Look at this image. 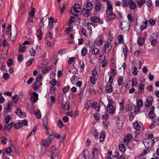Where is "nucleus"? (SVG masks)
<instances>
[{"label": "nucleus", "instance_id": "obj_25", "mask_svg": "<svg viewBox=\"0 0 159 159\" xmlns=\"http://www.w3.org/2000/svg\"><path fill=\"white\" fill-rule=\"evenodd\" d=\"M51 68L49 66H47L43 68L42 70V73L43 74H46L50 70Z\"/></svg>", "mask_w": 159, "mask_h": 159}, {"label": "nucleus", "instance_id": "obj_21", "mask_svg": "<svg viewBox=\"0 0 159 159\" xmlns=\"http://www.w3.org/2000/svg\"><path fill=\"white\" fill-rule=\"evenodd\" d=\"M103 42L102 40L100 39L97 38L95 41V44L99 46H101L103 44Z\"/></svg>", "mask_w": 159, "mask_h": 159}, {"label": "nucleus", "instance_id": "obj_62", "mask_svg": "<svg viewBox=\"0 0 159 159\" xmlns=\"http://www.w3.org/2000/svg\"><path fill=\"white\" fill-rule=\"evenodd\" d=\"M75 60V58L72 57L70 58L68 60V63L69 64H71Z\"/></svg>", "mask_w": 159, "mask_h": 159}, {"label": "nucleus", "instance_id": "obj_59", "mask_svg": "<svg viewBox=\"0 0 159 159\" xmlns=\"http://www.w3.org/2000/svg\"><path fill=\"white\" fill-rule=\"evenodd\" d=\"M92 25L93 26V25L91 23H88V24H87L88 30H90V31H91V32H90L91 34L92 32V29H91Z\"/></svg>", "mask_w": 159, "mask_h": 159}, {"label": "nucleus", "instance_id": "obj_2", "mask_svg": "<svg viewBox=\"0 0 159 159\" xmlns=\"http://www.w3.org/2000/svg\"><path fill=\"white\" fill-rule=\"evenodd\" d=\"M107 9L106 11V13L108 16L109 18L111 20L115 19L116 17V15L112 12V7L110 2L108 1L107 2Z\"/></svg>", "mask_w": 159, "mask_h": 159}, {"label": "nucleus", "instance_id": "obj_44", "mask_svg": "<svg viewBox=\"0 0 159 159\" xmlns=\"http://www.w3.org/2000/svg\"><path fill=\"white\" fill-rule=\"evenodd\" d=\"M42 79V75L41 74H39L38 75L36 79V81L37 82H39Z\"/></svg>", "mask_w": 159, "mask_h": 159}, {"label": "nucleus", "instance_id": "obj_39", "mask_svg": "<svg viewBox=\"0 0 159 159\" xmlns=\"http://www.w3.org/2000/svg\"><path fill=\"white\" fill-rule=\"evenodd\" d=\"M88 50L86 48H83L81 50V54L83 56H85Z\"/></svg>", "mask_w": 159, "mask_h": 159}, {"label": "nucleus", "instance_id": "obj_37", "mask_svg": "<svg viewBox=\"0 0 159 159\" xmlns=\"http://www.w3.org/2000/svg\"><path fill=\"white\" fill-rule=\"evenodd\" d=\"M124 102H125L124 100H123L121 102H120L119 103L120 110L122 111H123L125 108V107L124 106Z\"/></svg>", "mask_w": 159, "mask_h": 159}, {"label": "nucleus", "instance_id": "obj_41", "mask_svg": "<svg viewBox=\"0 0 159 159\" xmlns=\"http://www.w3.org/2000/svg\"><path fill=\"white\" fill-rule=\"evenodd\" d=\"M35 12V9L34 8H32L31 11L29 13V16H31V18H33Z\"/></svg>", "mask_w": 159, "mask_h": 159}, {"label": "nucleus", "instance_id": "obj_18", "mask_svg": "<svg viewBox=\"0 0 159 159\" xmlns=\"http://www.w3.org/2000/svg\"><path fill=\"white\" fill-rule=\"evenodd\" d=\"M42 83H40L39 82H37L36 81L33 84V88L35 90L38 89L40 87Z\"/></svg>", "mask_w": 159, "mask_h": 159}, {"label": "nucleus", "instance_id": "obj_42", "mask_svg": "<svg viewBox=\"0 0 159 159\" xmlns=\"http://www.w3.org/2000/svg\"><path fill=\"white\" fill-rule=\"evenodd\" d=\"M35 115L36 117L39 119L41 117V113L40 111L39 110H37L35 112Z\"/></svg>", "mask_w": 159, "mask_h": 159}, {"label": "nucleus", "instance_id": "obj_55", "mask_svg": "<svg viewBox=\"0 0 159 159\" xmlns=\"http://www.w3.org/2000/svg\"><path fill=\"white\" fill-rule=\"evenodd\" d=\"M16 114L19 116H21L22 115L23 112L20 109H18L16 111Z\"/></svg>", "mask_w": 159, "mask_h": 159}, {"label": "nucleus", "instance_id": "obj_54", "mask_svg": "<svg viewBox=\"0 0 159 159\" xmlns=\"http://www.w3.org/2000/svg\"><path fill=\"white\" fill-rule=\"evenodd\" d=\"M123 36L122 35H120L118 38L117 39L119 41V43H122L124 41H123Z\"/></svg>", "mask_w": 159, "mask_h": 159}, {"label": "nucleus", "instance_id": "obj_63", "mask_svg": "<svg viewBox=\"0 0 159 159\" xmlns=\"http://www.w3.org/2000/svg\"><path fill=\"white\" fill-rule=\"evenodd\" d=\"M57 124L58 126L60 128L62 127L63 126V123L62 120H58L57 122Z\"/></svg>", "mask_w": 159, "mask_h": 159}, {"label": "nucleus", "instance_id": "obj_49", "mask_svg": "<svg viewBox=\"0 0 159 159\" xmlns=\"http://www.w3.org/2000/svg\"><path fill=\"white\" fill-rule=\"evenodd\" d=\"M62 108L66 109V110H69L70 108V105L69 102H66V104H64Z\"/></svg>", "mask_w": 159, "mask_h": 159}, {"label": "nucleus", "instance_id": "obj_26", "mask_svg": "<svg viewBox=\"0 0 159 159\" xmlns=\"http://www.w3.org/2000/svg\"><path fill=\"white\" fill-rule=\"evenodd\" d=\"M145 40L144 38L139 37L138 40V44L139 45H142L144 43Z\"/></svg>", "mask_w": 159, "mask_h": 159}, {"label": "nucleus", "instance_id": "obj_61", "mask_svg": "<svg viewBox=\"0 0 159 159\" xmlns=\"http://www.w3.org/2000/svg\"><path fill=\"white\" fill-rule=\"evenodd\" d=\"M149 116L150 118H154L155 117V115L154 113V111H149Z\"/></svg>", "mask_w": 159, "mask_h": 159}, {"label": "nucleus", "instance_id": "obj_4", "mask_svg": "<svg viewBox=\"0 0 159 159\" xmlns=\"http://www.w3.org/2000/svg\"><path fill=\"white\" fill-rule=\"evenodd\" d=\"M99 149L100 148L99 146H96L93 148L92 153L93 159H98ZM90 159H92V158H91Z\"/></svg>", "mask_w": 159, "mask_h": 159}, {"label": "nucleus", "instance_id": "obj_38", "mask_svg": "<svg viewBox=\"0 0 159 159\" xmlns=\"http://www.w3.org/2000/svg\"><path fill=\"white\" fill-rule=\"evenodd\" d=\"M33 95L34 96V102H35L38 100V94L34 92L33 93Z\"/></svg>", "mask_w": 159, "mask_h": 159}, {"label": "nucleus", "instance_id": "obj_43", "mask_svg": "<svg viewBox=\"0 0 159 159\" xmlns=\"http://www.w3.org/2000/svg\"><path fill=\"white\" fill-rule=\"evenodd\" d=\"M34 61V58H31L28 60L26 63V65L27 66H29L31 65L32 62Z\"/></svg>", "mask_w": 159, "mask_h": 159}, {"label": "nucleus", "instance_id": "obj_35", "mask_svg": "<svg viewBox=\"0 0 159 159\" xmlns=\"http://www.w3.org/2000/svg\"><path fill=\"white\" fill-rule=\"evenodd\" d=\"M38 33L37 36L39 40H41L42 39V33L41 30L40 29L39 30L37 31Z\"/></svg>", "mask_w": 159, "mask_h": 159}, {"label": "nucleus", "instance_id": "obj_52", "mask_svg": "<svg viewBox=\"0 0 159 159\" xmlns=\"http://www.w3.org/2000/svg\"><path fill=\"white\" fill-rule=\"evenodd\" d=\"M91 104L90 101L87 102V103L85 105V108L87 110L89 109L91 106Z\"/></svg>", "mask_w": 159, "mask_h": 159}, {"label": "nucleus", "instance_id": "obj_8", "mask_svg": "<svg viewBox=\"0 0 159 159\" xmlns=\"http://www.w3.org/2000/svg\"><path fill=\"white\" fill-rule=\"evenodd\" d=\"M145 81L144 79H143L142 80H140V83L139 84V93H143L144 88L145 86Z\"/></svg>", "mask_w": 159, "mask_h": 159}, {"label": "nucleus", "instance_id": "obj_28", "mask_svg": "<svg viewBox=\"0 0 159 159\" xmlns=\"http://www.w3.org/2000/svg\"><path fill=\"white\" fill-rule=\"evenodd\" d=\"M92 53L95 55H98L99 54L100 50L97 48H94L92 50Z\"/></svg>", "mask_w": 159, "mask_h": 159}, {"label": "nucleus", "instance_id": "obj_40", "mask_svg": "<svg viewBox=\"0 0 159 159\" xmlns=\"http://www.w3.org/2000/svg\"><path fill=\"white\" fill-rule=\"evenodd\" d=\"M2 143L4 144H6L8 142L7 138L5 137H2L1 138Z\"/></svg>", "mask_w": 159, "mask_h": 159}, {"label": "nucleus", "instance_id": "obj_50", "mask_svg": "<svg viewBox=\"0 0 159 159\" xmlns=\"http://www.w3.org/2000/svg\"><path fill=\"white\" fill-rule=\"evenodd\" d=\"M99 20V18L97 16H94L92 18L91 20L92 22L96 23L98 22Z\"/></svg>", "mask_w": 159, "mask_h": 159}, {"label": "nucleus", "instance_id": "obj_15", "mask_svg": "<svg viewBox=\"0 0 159 159\" xmlns=\"http://www.w3.org/2000/svg\"><path fill=\"white\" fill-rule=\"evenodd\" d=\"M105 90L107 92L111 93L113 91V88L112 85L107 83L105 87Z\"/></svg>", "mask_w": 159, "mask_h": 159}, {"label": "nucleus", "instance_id": "obj_36", "mask_svg": "<svg viewBox=\"0 0 159 159\" xmlns=\"http://www.w3.org/2000/svg\"><path fill=\"white\" fill-rule=\"evenodd\" d=\"M132 68L133 69V71L132 72V73L134 76L136 75L138 73V70L137 69V67L136 66H134L133 68L132 67Z\"/></svg>", "mask_w": 159, "mask_h": 159}, {"label": "nucleus", "instance_id": "obj_30", "mask_svg": "<svg viewBox=\"0 0 159 159\" xmlns=\"http://www.w3.org/2000/svg\"><path fill=\"white\" fill-rule=\"evenodd\" d=\"M86 7L87 8V9L89 11H90L92 10L93 8V5L92 3L91 2H88L86 5Z\"/></svg>", "mask_w": 159, "mask_h": 159}, {"label": "nucleus", "instance_id": "obj_23", "mask_svg": "<svg viewBox=\"0 0 159 159\" xmlns=\"http://www.w3.org/2000/svg\"><path fill=\"white\" fill-rule=\"evenodd\" d=\"M148 23V20H146L144 23L143 24L141 25V31H142L143 30H144L147 28Z\"/></svg>", "mask_w": 159, "mask_h": 159}, {"label": "nucleus", "instance_id": "obj_24", "mask_svg": "<svg viewBox=\"0 0 159 159\" xmlns=\"http://www.w3.org/2000/svg\"><path fill=\"white\" fill-rule=\"evenodd\" d=\"M91 106L93 108L95 109L97 111H99L100 110V107L98 106V103L96 102H94L93 104H92Z\"/></svg>", "mask_w": 159, "mask_h": 159}, {"label": "nucleus", "instance_id": "obj_19", "mask_svg": "<svg viewBox=\"0 0 159 159\" xmlns=\"http://www.w3.org/2000/svg\"><path fill=\"white\" fill-rule=\"evenodd\" d=\"M133 0H123L122 2L123 6L125 7H128Z\"/></svg>", "mask_w": 159, "mask_h": 159}, {"label": "nucleus", "instance_id": "obj_14", "mask_svg": "<svg viewBox=\"0 0 159 159\" xmlns=\"http://www.w3.org/2000/svg\"><path fill=\"white\" fill-rule=\"evenodd\" d=\"M12 126L13 123L12 122L10 124H7L4 125V130L9 132L10 131L11 128Z\"/></svg>", "mask_w": 159, "mask_h": 159}, {"label": "nucleus", "instance_id": "obj_10", "mask_svg": "<svg viewBox=\"0 0 159 159\" xmlns=\"http://www.w3.org/2000/svg\"><path fill=\"white\" fill-rule=\"evenodd\" d=\"M99 61L100 63H102V67H104L107 64V61L105 60V57L104 54H102L99 57Z\"/></svg>", "mask_w": 159, "mask_h": 159}, {"label": "nucleus", "instance_id": "obj_9", "mask_svg": "<svg viewBox=\"0 0 159 159\" xmlns=\"http://www.w3.org/2000/svg\"><path fill=\"white\" fill-rule=\"evenodd\" d=\"M112 47V44L110 43H105L104 45V53L108 54Z\"/></svg>", "mask_w": 159, "mask_h": 159}, {"label": "nucleus", "instance_id": "obj_7", "mask_svg": "<svg viewBox=\"0 0 159 159\" xmlns=\"http://www.w3.org/2000/svg\"><path fill=\"white\" fill-rule=\"evenodd\" d=\"M143 142L145 146L147 148H150L152 146L151 139H144L143 140Z\"/></svg>", "mask_w": 159, "mask_h": 159}, {"label": "nucleus", "instance_id": "obj_46", "mask_svg": "<svg viewBox=\"0 0 159 159\" xmlns=\"http://www.w3.org/2000/svg\"><path fill=\"white\" fill-rule=\"evenodd\" d=\"M152 104V103L151 100L147 99L145 102V106L147 107H149Z\"/></svg>", "mask_w": 159, "mask_h": 159}, {"label": "nucleus", "instance_id": "obj_32", "mask_svg": "<svg viewBox=\"0 0 159 159\" xmlns=\"http://www.w3.org/2000/svg\"><path fill=\"white\" fill-rule=\"evenodd\" d=\"M146 0H139L137 2V4L138 6L139 7H141L144 4Z\"/></svg>", "mask_w": 159, "mask_h": 159}, {"label": "nucleus", "instance_id": "obj_27", "mask_svg": "<svg viewBox=\"0 0 159 159\" xmlns=\"http://www.w3.org/2000/svg\"><path fill=\"white\" fill-rule=\"evenodd\" d=\"M133 126L135 129L136 130H139L140 129V126L139 123L137 122H134L133 123Z\"/></svg>", "mask_w": 159, "mask_h": 159}, {"label": "nucleus", "instance_id": "obj_60", "mask_svg": "<svg viewBox=\"0 0 159 159\" xmlns=\"http://www.w3.org/2000/svg\"><path fill=\"white\" fill-rule=\"evenodd\" d=\"M23 59V55L20 54L18 55V61L19 62H21Z\"/></svg>", "mask_w": 159, "mask_h": 159}, {"label": "nucleus", "instance_id": "obj_1", "mask_svg": "<svg viewBox=\"0 0 159 159\" xmlns=\"http://www.w3.org/2000/svg\"><path fill=\"white\" fill-rule=\"evenodd\" d=\"M53 134V133L52 132L51 134H49L48 138L45 139L43 140L41 145V147L42 149L40 150L42 154H44L45 153L46 147H48L51 144L52 140L50 137H52Z\"/></svg>", "mask_w": 159, "mask_h": 159}, {"label": "nucleus", "instance_id": "obj_57", "mask_svg": "<svg viewBox=\"0 0 159 159\" xmlns=\"http://www.w3.org/2000/svg\"><path fill=\"white\" fill-rule=\"evenodd\" d=\"M11 117L10 116H6L5 119V122L6 124L8 123L10 121L11 119Z\"/></svg>", "mask_w": 159, "mask_h": 159}, {"label": "nucleus", "instance_id": "obj_64", "mask_svg": "<svg viewBox=\"0 0 159 159\" xmlns=\"http://www.w3.org/2000/svg\"><path fill=\"white\" fill-rule=\"evenodd\" d=\"M78 159H86L85 155L84 154L80 155Z\"/></svg>", "mask_w": 159, "mask_h": 159}, {"label": "nucleus", "instance_id": "obj_45", "mask_svg": "<svg viewBox=\"0 0 159 159\" xmlns=\"http://www.w3.org/2000/svg\"><path fill=\"white\" fill-rule=\"evenodd\" d=\"M105 134L104 133H102L100 136L99 139H100V141L101 142H102L105 139Z\"/></svg>", "mask_w": 159, "mask_h": 159}, {"label": "nucleus", "instance_id": "obj_58", "mask_svg": "<svg viewBox=\"0 0 159 159\" xmlns=\"http://www.w3.org/2000/svg\"><path fill=\"white\" fill-rule=\"evenodd\" d=\"M22 127V125L20 123H17L15 124L14 126L15 128L16 129H19Z\"/></svg>", "mask_w": 159, "mask_h": 159}, {"label": "nucleus", "instance_id": "obj_56", "mask_svg": "<svg viewBox=\"0 0 159 159\" xmlns=\"http://www.w3.org/2000/svg\"><path fill=\"white\" fill-rule=\"evenodd\" d=\"M36 128L35 127H34L31 132L28 135V137H29L32 135H33L36 132Z\"/></svg>", "mask_w": 159, "mask_h": 159}, {"label": "nucleus", "instance_id": "obj_33", "mask_svg": "<svg viewBox=\"0 0 159 159\" xmlns=\"http://www.w3.org/2000/svg\"><path fill=\"white\" fill-rule=\"evenodd\" d=\"M26 47L25 46L20 45L19 47V52L20 53H24L25 52Z\"/></svg>", "mask_w": 159, "mask_h": 159}, {"label": "nucleus", "instance_id": "obj_20", "mask_svg": "<svg viewBox=\"0 0 159 159\" xmlns=\"http://www.w3.org/2000/svg\"><path fill=\"white\" fill-rule=\"evenodd\" d=\"M129 7L130 10H135L137 8V5L136 3L133 1V0L129 4Z\"/></svg>", "mask_w": 159, "mask_h": 159}, {"label": "nucleus", "instance_id": "obj_11", "mask_svg": "<svg viewBox=\"0 0 159 159\" xmlns=\"http://www.w3.org/2000/svg\"><path fill=\"white\" fill-rule=\"evenodd\" d=\"M104 9V6L101 3L99 2L96 4L95 10L96 11H103Z\"/></svg>", "mask_w": 159, "mask_h": 159}, {"label": "nucleus", "instance_id": "obj_5", "mask_svg": "<svg viewBox=\"0 0 159 159\" xmlns=\"http://www.w3.org/2000/svg\"><path fill=\"white\" fill-rule=\"evenodd\" d=\"M81 8L78 4H75L73 7V9H71L70 11L71 13L75 16H77V14H74V12H79L80 11Z\"/></svg>", "mask_w": 159, "mask_h": 159}, {"label": "nucleus", "instance_id": "obj_34", "mask_svg": "<svg viewBox=\"0 0 159 159\" xmlns=\"http://www.w3.org/2000/svg\"><path fill=\"white\" fill-rule=\"evenodd\" d=\"M29 52L30 53L31 56H34L36 53V51L33 48H32L30 49Z\"/></svg>", "mask_w": 159, "mask_h": 159}, {"label": "nucleus", "instance_id": "obj_12", "mask_svg": "<svg viewBox=\"0 0 159 159\" xmlns=\"http://www.w3.org/2000/svg\"><path fill=\"white\" fill-rule=\"evenodd\" d=\"M132 138L131 135L129 134H128L126 136L124 137L123 139L125 145H128L129 141Z\"/></svg>", "mask_w": 159, "mask_h": 159}, {"label": "nucleus", "instance_id": "obj_16", "mask_svg": "<svg viewBox=\"0 0 159 159\" xmlns=\"http://www.w3.org/2000/svg\"><path fill=\"white\" fill-rule=\"evenodd\" d=\"M43 122L44 123V126H45L46 130V134H49L48 132L49 129L47 125V117H45L43 119Z\"/></svg>", "mask_w": 159, "mask_h": 159}, {"label": "nucleus", "instance_id": "obj_3", "mask_svg": "<svg viewBox=\"0 0 159 159\" xmlns=\"http://www.w3.org/2000/svg\"><path fill=\"white\" fill-rule=\"evenodd\" d=\"M108 103L107 107V112L109 114H114L116 111V107L113 106L114 102L111 99H108Z\"/></svg>", "mask_w": 159, "mask_h": 159}, {"label": "nucleus", "instance_id": "obj_22", "mask_svg": "<svg viewBox=\"0 0 159 159\" xmlns=\"http://www.w3.org/2000/svg\"><path fill=\"white\" fill-rule=\"evenodd\" d=\"M87 9H83L81 12V14L83 15L84 16L87 17L89 14V11Z\"/></svg>", "mask_w": 159, "mask_h": 159}, {"label": "nucleus", "instance_id": "obj_48", "mask_svg": "<svg viewBox=\"0 0 159 159\" xmlns=\"http://www.w3.org/2000/svg\"><path fill=\"white\" fill-rule=\"evenodd\" d=\"M66 8V5L65 4H63V6L62 8H61L60 6L59 7V9L61 13H63L64 12Z\"/></svg>", "mask_w": 159, "mask_h": 159}, {"label": "nucleus", "instance_id": "obj_53", "mask_svg": "<svg viewBox=\"0 0 159 159\" xmlns=\"http://www.w3.org/2000/svg\"><path fill=\"white\" fill-rule=\"evenodd\" d=\"M90 80L92 84H95L96 83L97 79L94 77H92L90 78Z\"/></svg>", "mask_w": 159, "mask_h": 159}, {"label": "nucleus", "instance_id": "obj_13", "mask_svg": "<svg viewBox=\"0 0 159 159\" xmlns=\"http://www.w3.org/2000/svg\"><path fill=\"white\" fill-rule=\"evenodd\" d=\"M49 23L48 25L50 28L52 29L53 27L52 24L54 23L57 22V20L54 19L52 17H50L48 18Z\"/></svg>", "mask_w": 159, "mask_h": 159}, {"label": "nucleus", "instance_id": "obj_51", "mask_svg": "<svg viewBox=\"0 0 159 159\" xmlns=\"http://www.w3.org/2000/svg\"><path fill=\"white\" fill-rule=\"evenodd\" d=\"M143 102L141 99H139L137 102V106L140 107H141L143 106Z\"/></svg>", "mask_w": 159, "mask_h": 159}, {"label": "nucleus", "instance_id": "obj_29", "mask_svg": "<svg viewBox=\"0 0 159 159\" xmlns=\"http://www.w3.org/2000/svg\"><path fill=\"white\" fill-rule=\"evenodd\" d=\"M119 150L121 152H124L125 150V148L124 144H120L119 146Z\"/></svg>", "mask_w": 159, "mask_h": 159}, {"label": "nucleus", "instance_id": "obj_17", "mask_svg": "<svg viewBox=\"0 0 159 159\" xmlns=\"http://www.w3.org/2000/svg\"><path fill=\"white\" fill-rule=\"evenodd\" d=\"M123 48V52L125 56V59H126L127 58V53L129 50L127 46L126 45H124V47Z\"/></svg>", "mask_w": 159, "mask_h": 159}, {"label": "nucleus", "instance_id": "obj_47", "mask_svg": "<svg viewBox=\"0 0 159 159\" xmlns=\"http://www.w3.org/2000/svg\"><path fill=\"white\" fill-rule=\"evenodd\" d=\"M19 98V97L17 95H14L13 97V100L14 102L16 103L18 101Z\"/></svg>", "mask_w": 159, "mask_h": 159}, {"label": "nucleus", "instance_id": "obj_6", "mask_svg": "<svg viewBox=\"0 0 159 159\" xmlns=\"http://www.w3.org/2000/svg\"><path fill=\"white\" fill-rule=\"evenodd\" d=\"M50 156H53L54 157H57L58 156V149L54 146L51 147L50 150Z\"/></svg>", "mask_w": 159, "mask_h": 159}, {"label": "nucleus", "instance_id": "obj_31", "mask_svg": "<svg viewBox=\"0 0 159 159\" xmlns=\"http://www.w3.org/2000/svg\"><path fill=\"white\" fill-rule=\"evenodd\" d=\"M123 78L122 76H120L119 77V78L117 80L118 83V85L119 86L123 84Z\"/></svg>", "mask_w": 159, "mask_h": 159}]
</instances>
